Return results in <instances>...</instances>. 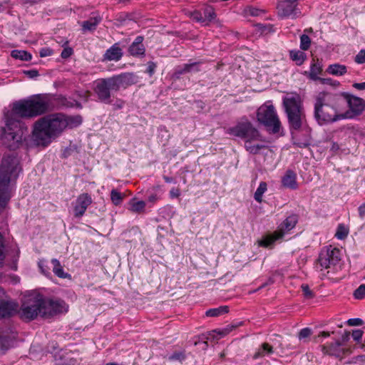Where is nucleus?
<instances>
[{"label": "nucleus", "instance_id": "obj_1", "mask_svg": "<svg viewBox=\"0 0 365 365\" xmlns=\"http://www.w3.org/2000/svg\"><path fill=\"white\" fill-rule=\"evenodd\" d=\"M82 123L81 115L66 116L62 113L47 115L33 125L32 137L38 145L47 146L66 128H73Z\"/></svg>", "mask_w": 365, "mask_h": 365}, {"label": "nucleus", "instance_id": "obj_2", "mask_svg": "<svg viewBox=\"0 0 365 365\" xmlns=\"http://www.w3.org/2000/svg\"><path fill=\"white\" fill-rule=\"evenodd\" d=\"M341 98L329 93H319L315 98L314 118L319 125L341 120Z\"/></svg>", "mask_w": 365, "mask_h": 365}, {"label": "nucleus", "instance_id": "obj_3", "mask_svg": "<svg viewBox=\"0 0 365 365\" xmlns=\"http://www.w3.org/2000/svg\"><path fill=\"white\" fill-rule=\"evenodd\" d=\"M51 110V98L47 94H36L13 103L11 111L22 118H32Z\"/></svg>", "mask_w": 365, "mask_h": 365}, {"label": "nucleus", "instance_id": "obj_4", "mask_svg": "<svg viewBox=\"0 0 365 365\" xmlns=\"http://www.w3.org/2000/svg\"><path fill=\"white\" fill-rule=\"evenodd\" d=\"M19 160L13 155H5L0 166V211L10 199L9 183L16 179L19 171Z\"/></svg>", "mask_w": 365, "mask_h": 365}, {"label": "nucleus", "instance_id": "obj_5", "mask_svg": "<svg viewBox=\"0 0 365 365\" xmlns=\"http://www.w3.org/2000/svg\"><path fill=\"white\" fill-rule=\"evenodd\" d=\"M284 111L291 130H299L307 123L302 100L297 93L288 94L283 98Z\"/></svg>", "mask_w": 365, "mask_h": 365}, {"label": "nucleus", "instance_id": "obj_6", "mask_svg": "<svg viewBox=\"0 0 365 365\" xmlns=\"http://www.w3.org/2000/svg\"><path fill=\"white\" fill-rule=\"evenodd\" d=\"M257 122L264 126L271 134H277L282 129V123L271 101H266L257 110Z\"/></svg>", "mask_w": 365, "mask_h": 365}, {"label": "nucleus", "instance_id": "obj_7", "mask_svg": "<svg viewBox=\"0 0 365 365\" xmlns=\"http://www.w3.org/2000/svg\"><path fill=\"white\" fill-rule=\"evenodd\" d=\"M42 295L31 294L24 298L19 314L21 319L33 320L38 315L42 317Z\"/></svg>", "mask_w": 365, "mask_h": 365}, {"label": "nucleus", "instance_id": "obj_8", "mask_svg": "<svg viewBox=\"0 0 365 365\" xmlns=\"http://www.w3.org/2000/svg\"><path fill=\"white\" fill-rule=\"evenodd\" d=\"M1 139L3 143L10 150L19 148L23 140L19 122L8 119L3 128Z\"/></svg>", "mask_w": 365, "mask_h": 365}, {"label": "nucleus", "instance_id": "obj_9", "mask_svg": "<svg viewBox=\"0 0 365 365\" xmlns=\"http://www.w3.org/2000/svg\"><path fill=\"white\" fill-rule=\"evenodd\" d=\"M227 133L247 140H258L260 138L259 130L245 116L242 117L237 124L227 130Z\"/></svg>", "mask_w": 365, "mask_h": 365}, {"label": "nucleus", "instance_id": "obj_10", "mask_svg": "<svg viewBox=\"0 0 365 365\" xmlns=\"http://www.w3.org/2000/svg\"><path fill=\"white\" fill-rule=\"evenodd\" d=\"M297 222L298 216L297 215H289L279 225L276 231L264 236L259 241V245L267 247L272 245L274 242L282 239L287 233L296 226Z\"/></svg>", "mask_w": 365, "mask_h": 365}, {"label": "nucleus", "instance_id": "obj_11", "mask_svg": "<svg viewBox=\"0 0 365 365\" xmlns=\"http://www.w3.org/2000/svg\"><path fill=\"white\" fill-rule=\"evenodd\" d=\"M341 96L343 98H341V105L346 103L349 108L345 112H344V108H342L340 115L341 119L353 118L362 113L365 108V101L364 99L346 93H342Z\"/></svg>", "mask_w": 365, "mask_h": 365}, {"label": "nucleus", "instance_id": "obj_12", "mask_svg": "<svg viewBox=\"0 0 365 365\" xmlns=\"http://www.w3.org/2000/svg\"><path fill=\"white\" fill-rule=\"evenodd\" d=\"M41 309L42 317L48 319L66 313L68 310V305L61 299H46L42 296Z\"/></svg>", "mask_w": 365, "mask_h": 365}, {"label": "nucleus", "instance_id": "obj_13", "mask_svg": "<svg viewBox=\"0 0 365 365\" xmlns=\"http://www.w3.org/2000/svg\"><path fill=\"white\" fill-rule=\"evenodd\" d=\"M340 260V250L338 248L329 246L320 252L318 263L322 268L328 269L336 266Z\"/></svg>", "mask_w": 365, "mask_h": 365}, {"label": "nucleus", "instance_id": "obj_14", "mask_svg": "<svg viewBox=\"0 0 365 365\" xmlns=\"http://www.w3.org/2000/svg\"><path fill=\"white\" fill-rule=\"evenodd\" d=\"M110 90L115 91L110 78L98 80L96 83L94 91L98 99L106 103L110 102Z\"/></svg>", "mask_w": 365, "mask_h": 365}, {"label": "nucleus", "instance_id": "obj_15", "mask_svg": "<svg viewBox=\"0 0 365 365\" xmlns=\"http://www.w3.org/2000/svg\"><path fill=\"white\" fill-rule=\"evenodd\" d=\"M110 78L115 91H118L120 88H126L138 82V77L133 73H123Z\"/></svg>", "mask_w": 365, "mask_h": 365}, {"label": "nucleus", "instance_id": "obj_16", "mask_svg": "<svg viewBox=\"0 0 365 365\" xmlns=\"http://www.w3.org/2000/svg\"><path fill=\"white\" fill-rule=\"evenodd\" d=\"M18 304L7 298L4 289L0 288V317L3 318L9 317L16 313Z\"/></svg>", "mask_w": 365, "mask_h": 365}, {"label": "nucleus", "instance_id": "obj_17", "mask_svg": "<svg viewBox=\"0 0 365 365\" xmlns=\"http://www.w3.org/2000/svg\"><path fill=\"white\" fill-rule=\"evenodd\" d=\"M227 325L225 328L222 329H214L210 331L202 334L199 336L198 340L201 342H207V341L220 340L223 336L228 334L233 329L237 327L240 324Z\"/></svg>", "mask_w": 365, "mask_h": 365}, {"label": "nucleus", "instance_id": "obj_18", "mask_svg": "<svg viewBox=\"0 0 365 365\" xmlns=\"http://www.w3.org/2000/svg\"><path fill=\"white\" fill-rule=\"evenodd\" d=\"M91 203L92 198L88 193H83L78 195L73 203L74 217L76 218L81 217Z\"/></svg>", "mask_w": 365, "mask_h": 365}, {"label": "nucleus", "instance_id": "obj_19", "mask_svg": "<svg viewBox=\"0 0 365 365\" xmlns=\"http://www.w3.org/2000/svg\"><path fill=\"white\" fill-rule=\"evenodd\" d=\"M299 0H284L277 5L278 14L282 16H297L299 11L297 9Z\"/></svg>", "mask_w": 365, "mask_h": 365}, {"label": "nucleus", "instance_id": "obj_20", "mask_svg": "<svg viewBox=\"0 0 365 365\" xmlns=\"http://www.w3.org/2000/svg\"><path fill=\"white\" fill-rule=\"evenodd\" d=\"M123 56V49L120 47L119 43H114L107 49L103 54V61H118Z\"/></svg>", "mask_w": 365, "mask_h": 365}, {"label": "nucleus", "instance_id": "obj_21", "mask_svg": "<svg viewBox=\"0 0 365 365\" xmlns=\"http://www.w3.org/2000/svg\"><path fill=\"white\" fill-rule=\"evenodd\" d=\"M143 41V36H138L135 38V41L128 48V52L131 56L134 57L145 56V48Z\"/></svg>", "mask_w": 365, "mask_h": 365}, {"label": "nucleus", "instance_id": "obj_22", "mask_svg": "<svg viewBox=\"0 0 365 365\" xmlns=\"http://www.w3.org/2000/svg\"><path fill=\"white\" fill-rule=\"evenodd\" d=\"M51 353L53 354V358L56 361V365H71L68 353L63 349L57 351L56 347L53 346V351Z\"/></svg>", "mask_w": 365, "mask_h": 365}, {"label": "nucleus", "instance_id": "obj_23", "mask_svg": "<svg viewBox=\"0 0 365 365\" xmlns=\"http://www.w3.org/2000/svg\"><path fill=\"white\" fill-rule=\"evenodd\" d=\"M282 184L284 187L296 190L298 187L296 173L291 170H287L282 178Z\"/></svg>", "mask_w": 365, "mask_h": 365}, {"label": "nucleus", "instance_id": "obj_24", "mask_svg": "<svg viewBox=\"0 0 365 365\" xmlns=\"http://www.w3.org/2000/svg\"><path fill=\"white\" fill-rule=\"evenodd\" d=\"M345 344H328V345L320 346L321 350L327 354L340 357L344 354V348L341 347V345Z\"/></svg>", "mask_w": 365, "mask_h": 365}, {"label": "nucleus", "instance_id": "obj_25", "mask_svg": "<svg viewBox=\"0 0 365 365\" xmlns=\"http://www.w3.org/2000/svg\"><path fill=\"white\" fill-rule=\"evenodd\" d=\"M202 61L185 63L181 66H178L175 71V75L180 76L187 73H197L200 71V66Z\"/></svg>", "mask_w": 365, "mask_h": 365}, {"label": "nucleus", "instance_id": "obj_26", "mask_svg": "<svg viewBox=\"0 0 365 365\" xmlns=\"http://www.w3.org/2000/svg\"><path fill=\"white\" fill-rule=\"evenodd\" d=\"M57 104L61 107L64 108H72V107H77L78 108H81L82 106L80 103L76 101V100L71 98H66L63 96H59L56 99Z\"/></svg>", "mask_w": 365, "mask_h": 365}, {"label": "nucleus", "instance_id": "obj_27", "mask_svg": "<svg viewBox=\"0 0 365 365\" xmlns=\"http://www.w3.org/2000/svg\"><path fill=\"white\" fill-rule=\"evenodd\" d=\"M51 263L53 265V272L58 277L62 279L71 278V275L63 271V269L57 259H53Z\"/></svg>", "mask_w": 365, "mask_h": 365}, {"label": "nucleus", "instance_id": "obj_28", "mask_svg": "<svg viewBox=\"0 0 365 365\" xmlns=\"http://www.w3.org/2000/svg\"><path fill=\"white\" fill-rule=\"evenodd\" d=\"M289 58L291 60L294 61L297 65L301 66L304 62L307 56L302 51L292 50L289 51Z\"/></svg>", "mask_w": 365, "mask_h": 365}, {"label": "nucleus", "instance_id": "obj_29", "mask_svg": "<svg viewBox=\"0 0 365 365\" xmlns=\"http://www.w3.org/2000/svg\"><path fill=\"white\" fill-rule=\"evenodd\" d=\"M327 71L329 73L334 76H343L346 73L347 69L344 65L334 63L330 65Z\"/></svg>", "mask_w": 365, "mask_h": 365}, {"label": "nucleus", "instance_id": "obj_30", "mask_svg": "<svg viewBox=\"0 0 365 365\" xmlns=\"http://www.w3.org/2000/svg\"><path fill=\"white\" fill-rule=\"evenodd\" d=\"M101 19L98 16L91 17L87 21L82 23L83 31H93L96 29L97 25L101 22Z\"/></svg>", "mask_w": 365, "mask_h": 365}, {"label": "nucleus", "instance_id": "obj_31", "mask_svg": "<svg viewBox=\"0 0 365 365\" xmlns=\"http://www.w3.org/2000/svg\"><path fill=\"white\" fill-rule=\"evenodd\" d=\"M253 140H247L245 143V148L250 153L257 155L262 149L267 148L264 145L253 144Z\"/></svg>", "mask_w": 365, "mask_h": 365}, {"label": "nucleus", "instance_id": "obj_32", "mask_svg": "<svg viewBox=\"0 0 365 365\" xmlns=\"http://www.w3.org/2000/svg\"><path fill=\"white\" fill-rule=\"evenodd\" d=\"M229 312V307L228 306H220L217 308H213L208 309L205 314L207 317H215L220 315H222L224 314H226Z\"/></svg>", "mask_w": 365, "mask_h": 365}, {"label": "nucleus", "instance_id": "obj_33", "mask_svg": "<svg viewBox=\"0 0 365 365\" xmlns=\"http://www.w3.org/2000/svg\"><path fill=\"white\" fill-rule=\"evenodd\" d=\"M130 210L134 213H143L145 211V202L143 200L140 201H130Z\"/></svg>", "mask_w": 365, "mask_h": 365}, {"label": "nucleus", "instance_id": "obj_34", "mask_svg": "<svg viewBox=\"0 0 365 365\" xmlns=\"http://www.w3.org/2000/svg\"><path fill=\"white\" fill-rule=\"evenodd\" d=\"M273 352L272 347L269 346V344H262L261 347L258 349L257 351L253 356L255 359H257L259 357L264 356L266 354H270Z\"/></svg>", "mask_w": 365, "mask_h": 365}, {"label": "nucleus", "instance_id": "obj_35", "mask_svg": "<svg viewBox=\"0 0 365 365\" xmlns=\"http://www.w3.org/2000/svg\"><path fill=\"white\" fill-rule=\"evenodd\" d=\"M11 56L16 59H20L22 61H29L31 59V54L26 51L22 50H14L11 53Z\"/></svg>", "mask_w": 365, "mask_h": 365}, {"label": "nucleus", "instance_id": "obj_36", "mask_svg": "<svg viewBox=\"0 0 365 365\" xmlns=\"http://www.w3.org/2000/svg\"><path fill=\"white\" fill-rule=\"evenodd\" d=\"M203 14V19H205V25H208V24L216 17L215 10L210 6H207L204 9Z\"/></svg>", "mask_w": 365, "mask_h": 365}, {"label": "nucleus", "instance_id": "obj_37", "mask_svg": "<svg viewBox=\"0 0 365 365\" xmlns=\"http://www.w3.org/2000/svg\"><path fill=\"white\" fill-rule=\"evenodd\" d=\"M322 68L319 63H314L312 64L309 71V78L312 80H318L319 78L318 76L322 73Z\"/></svg>", "mask_w": 365, "mask_h": 365}, {"label": "nucleus", "instance_id": "obj_38", "mask_svg": "<svg viewBox=\"0 0 365 365\" xmlns=\"http://www.w3.org/2000/svg\"><path fill=\"white\" fill-rule=\"evenodd\" d=\"M267 190V185L265 182H261L259 183V187L255 192L254 198L258 202H261L262 201V195Z\"/></svg>", "mask_w": 365, "mask_h": 365}, {"label": "nucleus", "instance_id": "obj_39", "mask_svg": "<svg viewBox=\"0 0 365 365\" xmlns=\"http://www.w3.org/2000/svg\"><path fill=\"white\" fill-rule=\"evenodd\" d=\"M123 197L124 195L116 190L113 189L111 190L110 199L115 205H119L122 202Z\"/></svg>", "mask_w": 365, "mask_h": 365}, {"label": "nucleus", "instance_id": "obj_40", "mask_svg": "<svg viewBox=\"0 0 365 365\" xmlns=\"http://www.w3.org/2000/svg\"><path fill=\"white\" fill-rule=\"evenodd\" d=\"M185 354L184 351H175L168 356L170 361H178L182 362L185 359Z\"/></svg>", "mask_w": 365, "mask_h": 365}, {"label": "nucleus", "instance_id": "obj_41", "mask_svg": "<svg viewBox=\"0 0 365 365\" xmlns=\"http://www.w3.org/2000/svg\"><path fill=\"white\" fill-rule=\"evenodd\" d=\"M311 44V40L310 38L306 35L302 34L300 36V48L303 51H307L309 49Z\"/></svg>", "mask_w": 365, "mask_h": 365}, {"label": "nucleus", "instance_id": "obj_42", "mask_svg": "<svg viewBox=\"0 0 365 365\" xmlns=\"http://www.w3.org/2000/svg\"><path fill=\"white\" fill-rule=\"evenodd\" d=\"M348 233V230L343 225H339L337 227L335 236L339 240H343L346 237Z\"/></svg>", "mask_w": 365, "mask_h": 365}, {"label": "nucleus", "instance_id": "obj_43", "mask_svg": "<svg viewBox=\"0 0 365 365\" xmlns=\"http://www.w3.org/2000/svg\"><path fill=\"white\" fill-rule=\"evenodd\" d=\"M245 13L252 16H258L264 14V11L255 7L249 6L245 9Z\"/></svg>", "mask_w": 365, "mask_h": 365}, {"label": "nucleus", "instance_id": "obj_44", "mask_svg": "<svg viewBox=\"0 0 365 365\" xmlns=\"http://www.w3.org/2000/svg\"><path fill=\"white\" fill-rule=\"evenodd\" d=\"M302 291L305 298L312 299L314 297V292L310 289L309 287L307 284H302L301 286Z\"/></svg>", "mask_w": 365, "mask_h": 365}, {"label": "nucleus", "instance_id": "obj_45", "mask_svg": "<svg viewBox=\"0 0 365 365\" xmlns=\"http://www.w3.org/2000/svg\"><path fill=\"white\" fill-rule=\"evenodd\" d=\"M334 334V331H319L317 335H314L313 337L314 341H321L327 339L331 334Z\"/></svg>", "mask_w": 365, "mask_h": 365}, {"label": "nucleus", "instance_id": "obj_46", "mask_svg": "<svg viewBox=\"0 0 365 365\" xmlns=\"http://www.w3.org/2000/svg\"><path fill=\"white\" fill-rule=\"evenodd\" d=\"M354 297L361 299L365 297V284H361L354 292Z\"/></svg>", "mask_w": 365, "mask_h": 365}, {"label": "nucleus", "instance_id": "obj_47", "mask_svg": "<svg viewBox=\"0 0 365 365\" xmlns=\"http://www.w3.org/2000/svg\"><path fill=\"white\" fill-rule=\"evenodd\" d=\"M312 334V331L310 328L306 327L300 330L298 334L299 340H302Z\"/></svg>", "mask_w": 365, "mask_h": 365}, {"label": "nucleus", "instance_id": "obj_48", "mask_svg": "<svg viewBox=\"0 0 365 365\" xmlns=\"http://www.w3.org/2000/svg\"><path fill=\"white\" fill-rule=\"evenodd\" d=\"M190 17L197 22L205 23L203 16L199 11H194L190 14Z\"/></svg>", "mask_w": 365, "mask_h": 365}, {"label": "nucleus", "instance_id": "obj_49", "mask_svg": "<svg viewBox=\"0 0 365 365\" xmlns=\"http://www.w3.org/2000/svg\"><path fill=\"white\" fill-rule=\"evenodd\" d=\"M364 331L361 329H355L351 332V336L354 341H359L361 339Z\"/></svg>", "mask_w": 365, "mask_h": 365}, {"label": "nucleus", "instance_id": "obj_50", "mask_svg": "<svg viewBox=\"0 0 365 365\" xmlns=\"http://www.w3.org/2000/svg\"><path fill=\"white\" fill-rule=\"evenodd\" d=\"M4 237L3 235L0 233V267L2 266L3 263H4V258H5V255H4Z\"/></svg>", "mask_w": 365, "mask_h": 365}, {"label": "nucleus", "instance_id": "obj_51", "mask_svg": "<svg viewBox=\"0 0 365 365\" xmlns=\"http://www.w3.org/2000/svg\"><path fill=\"white\" fill-rule=\"evenodd\" d=\"M346 324L349 326L357 327V326L363 325L364 324V322H363V320L361 319H359V318H352V319H349L346 322Z\"/></svg>", "mask_w": 365, "mask_h": 365}, {"label": "nucleus", "instance_id": "obj_52", "mask_svg": "<svg viewBox=\"0 0 365 365\" xmlns=\"http://www.w3.org/2000/svg\"><path fill=\"white\" fill-rule=\"evenodd\" d=\"M355 62L360 64L365 63V50H361L355 56Z\"/></svg>", "mask_w": 365, "mask_h": 365}, {"label": "nucleus", "instance_id": "obj_53", "mask_svg": "<svg viewBox=\"0 0 365 365\" xmlns=\"http://www.w3.org/2000/svg\"><path fill=\"white\" fill-rule=\"evenodd\" d=\"M73 53V49L70 47L64 48L61 52V56L63 58H67L70 57Z\"/></svg>", "mask_w": 365, "mask_h": 365}, {"label": "nucleus", "instance_id": "obj_54", "mask_svg": "<svg viewBox=\"0 0 365 365\" xmlns=\"http://www.w3.org/2000/svg\"><path fill=\"white\" fill-rule=\"evenodd\" d=\"M156 64L154 62L150 61L148 63L147 73L152 76L155 72Z\"/></svg>", "mask_w": 365, "mask_h": 365}, {"label": "nucleus", "instance_id": "obj_55", "mask_svg": "<svg viewBox=\"0 0 365 365\" xmlns=\"http://www.w3.org/2000/svg\"><path fill=\"white\" fill-rule=\"evenodd\" d=\"M11 344H0V356L4 354L9 349L12 348Z\"/></svg>", "mask_w": 365, "mask_h": 365}, {"label": "nucleus", "instance_id": "obj_56", "mask_svg": "<svg viewBox=\"0 0 365 365\" xmlns=\"http://www.w3.org/2000/svg\"><path fill=\"white\" fill-rule=\"evenodd\" d=\"M24 73L29 78H36L38 76V72L37 70H29V71H24Z\"/></svg>", "mask_w": 365, "mask_h": 365}, {"label": "nucleus", "instance_id": "obj_57", "mask_svg": "<svg viewBox=\"0 0 365 365\" xmlns=\"http://www.w3.org/2000/svg\"><path fill=\"white\" fill-rule=\"evenodd\" d=\"M39 53H40V56L46 57V56H51L52 54V51L50 48H43L41 49Z\"/></svg>", "mask_w": 365, "mask_h": 365}, {"label": "nucleus", "instance_id": "obj_58", "mask_svg": "<svg viewBox=\"0 0 365 365\" xmlns=\"http://www.w3.org/2000/svg\"><path fill=\"white\" fill-rule=\"evenodd\" d=\"M180 195V191L178 188H172L170 191L171 198L178 197Z\"/></svg>", "mask_w": 365, "mask_h": 365}, {"label": "nucleus", "instance_id": "obj_59", "mask_svg": "<svg viewBox=\"0 0 365 365\" xmlns=\"http://www.w3.org/2000/svg\"><path fill=\"white\" fill-rule=\"evenodd\" d=\"M16 338L14 336H12V337L6 336L4 334L0 335V342H9L11 340H15Z\"/></svg>", "mask_w": 365, "mask_h": 365}, {"label": "nucleus", "instance_id": "obj_60", "mask_svg": "<svg viewBox=\"0 0 365 365\" xmlns=\"http://www.w3.org/2000/svg\"><path fill=\"white\" fill-rule=\"evenodd\" d=\"M263 32H264L265 34H267L269 33H272L274 31V27L271 24L265 25L264 27V30H262Z\"/></svg>", "mask_w": 365, "mask_h": 365}, {"label": "nucleus", "instance_id": "obj_61", "mask_svg": "<svg viewBox=\"0 0 365 365\" xmlns=\"http://www.w3.org/2000/svg\"><path fill=\"white\" fill-rule=\"evenodd\" d=\"M158 199L159 196L156 193L150 194L148 196V201L152 203H155Z\"/></svg>", "mask_w": 365, "mask_h": 365}, {"label": "nucleus", "instance_id": "obj_62", "mask_svg": "<svg viewBox=\"0 0 365 365\" xmlns=\"http://www.w3.org/2000/svg\"><path fill=\"white\" fill-rule=\"evenodd\" d=\"M353 87L357 90H365V82L363 83H354Z\"/></svg>", "mask_w": 365, "mask_h": 365}, {"label": "nucleus", "instance_id": "obj_63", "mask_svg": "<svg viewBox=\"0 0 365 365\" xmlns=\"http://www.w3.org/2000/svg\"><path fill=\"white\" fill-rule=\"evenodd\" d=\"M359 215L361 218L365 217V202L359 207Z\"/></svg>", "mask_w": 365, "mask_h": 365}, {"label": "nucleus", "instance_id": "obj_64", "mask_svg": "<svg viewBox=\"0 0 365 365\" xmlns=\"http://www.w3.org/2000/svg\"><path fill=\"white\" fill-rule=\"evenodd\" d=\"M351 336V332L346 331H344V333L342 335V341L344 342L347 341H349L350 339Z\"/></svg>", "mask_w": 365, "mask_h": 365}]
</instances>
